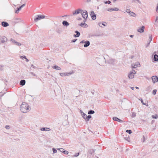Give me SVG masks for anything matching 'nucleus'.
<instances>
[{
    "instance_id": "40",
    "label": "nucleus",
    "mask_w": 158,
    "mask_h": 158,
    "mask_svg": "<svg viewBox=\"0 0 158 158\" xmlns=\"http://www.w3.org/2000/svg\"><path fill=\"white\" fill-rule=\"evenodd\" d=\"M126 11L127 13H128V14H129V13L131 11H130V9H127L126 10Z\"/></svg>"
},
{
    "instance_id": "44",
    "label": "nucleus",
    "mask_w": 158,
    "mask_h": 158,
    "mask_svg": "<svg viewBox=\"0 0 158 158\" xmlns=\"http://www.w3.org/2000/svg\"><path fill=\"white\" fill-rule=\"evenodd\" d=\"M139 100L141 101V103H142L143 104H144V103H143V101L142 99H139Z\"/></svg>"
},
{
    "instance_id": "19",
    "label": "nucleus",
    "mask_w": 158,
    "mask_h": 158,
    "mask_svg": "<svg viewBox=\"0 0 158 158\" xmlns=\"http://www.w3.org/2000/svg\"><path fill=\"white\" fill-rule=\"evenodd\" d=\"M90 44V43L89 41H87L85 43V44L84 45V47L85 48L89 46Z\"/></svg>"
},
{
    "instance_id": "29",
    "label": "nucleus",
    "mask_w": 158,
    "mask_h": 158,
    "mask_svg": "<svg viewBox=\"0 0 158 158\" xmlns=\"http://www.w3.org/2000/svg\"><path fill=\"white\" fill-rule=\"evenodd\" d=\"M22 8L20 6L19 8H17V10H16L15 12L17 14H18L19 13V12L20 10Z\"/></svg>"
},
{
    "instance_id": "16",
    "label": "nucleus",
    "mask_w": 158,
    "mask_h": 158,
    "mask_svg": "<svg viewBox=\"0 0 158 158\" xmlns=\"http://www.w3.org/2000/svg\"><path fill=\"white\" fill-rule=\"evenodd\" d=\"M106 23L105 22H103V23H101L100 22L99 23H98V25L99 26L101 27H103L102 26H103L104 27H105L106 26Z\"/></svg>"
},
{
    "instance_id": "15",
    "label": "nucleus",
    "mask_w": 158,
    "mask_h": 158,
    "mask_svg": "<svg viewBox=\"0 0 158 158\" xmlns=\"http://www.w3.org/2000/svg\"><path fill=\"white\" fill-rule=\"evenodd\" d=\"M2 25L4 27H7L9 26V24L6 22L3 21L2 22Z\"/></svg>"
},
{
    "instance_id": "8",
    "label": "nucleus",
    "mask_w": 158,
    "mask_h": 158,
    "mask_svg": "<svg viewBox=\"0 0 158 158\" xmlns=\"http://www.w3.org/2000/svg\"><path fill=\"white\" fill-rule=\"evenodd\" d=\"M0 40L1 42L3 43H5L7 41V38L5 36L1 37Z\"/></svg>"
},
{
    "instance_id": "50",
    "label": "nucleus",
    "mask_w": 158,
    "mask_h": 158,
    "mask_svg": "<svg viewBox=\"0 0 158 158\" xmlns=\"http://www.w3.org/2000/svg\"><path fill=\"white\" fill-rule=\"evenodd\" d=\"M91 0H86V2L87 3L90 2H91Z\"/></svg>"
},
{
    "instance_id": "49",
    "label": "nucleus",
    "mask_w": 158,
    "mask_h": 158,
    "mask_svg": "<svg viewBox=\"0 0 158 158\" xmlns=\"http://www.w3.org/2000/svg\"><path fill=\"white\" fill-rule=\"evenodd\" d=\"M25 6V4H23L20 7L22 8L23 7H24Z\"/></svg>"
},
{
    "instance_id": "34",
    "label": "nucleus",
    "mask_w": 158,
    "mask_h": 158,
    "mask_svg": "<svg viewBox=\"0 0 158 158\" xmlns=\"http://www.w3.org/2000/svg\"><path fill=\"white\" fill-rule=\"evenodd\" d=\"M126 132L127 133H129V134H131L132 133V131L130 130H127L126 131Z\"/></svg>"
},
{
    "instance_id": "60",
    "label": "nucleus",
    "mask_w": 158,
    "mask_h": 158,
    "mask_svg": "<svg viewBox=\"0 0 158 158\" xmlns=\"http://www.w3.org/2000/svg\"><path fill=\"white\" fill-rule=\"evenodd\" d=\"M125 139L126 140L128 141V138H125Z\"/></svg>"
},
{
    "instance_id": "54",
    "label": "nucleus",
    "mask_w": 158,
    "mask_h": 158,
    "mask_svg": "<svg viewBox=\"0 0 158 158\" xmlns=\"http://www.w3.org/2000/svg\"><path fill=\"white\" fill-rule=\"evenodd\" d=\"M158 20V16H157L156 17V21Z\"/></svg>"
},
{
    "instance_id": "21",
    "label": "nucleus",
    "mask_w": 158,
    "mask_h": 158,
    "mask_svg": "<svg viewBox=\"0 0 158 158\" xmlns=\"http://www.w3.org/2000/svg\"><path fill=\"white\" fill-rule=\"evenodd\" d=\"M50 130V129L47 127H43L41 129V130L42 131H48Z\"/></svg>"
},
{
    "instance_id": "43",
    "label": "nucleus",
    "mask_w": 158,
    "mask_h": 158,
    "mask_svg": "<svg viewBox=\"0 0 158 158\" xmlns=\"http://www.w3.org/2000/svg\"><path fill=\"white\" fill-rule=\"evenodd\" d=\"M156 11L158 13V3L157 4L156 8Z\"/></svg>"
},
{
    "instance_id": "11",
    "label": "nucleus",
    "mask_w": 158,
    "mask_h": 158,
    "mask_svg": "<svg viewBox=\"0 0 158 158\" xmlns=\"http://www.w3.org/2000/svg\"><path fill=\"white\" fill-rule=\"evenodd\" d=\"M57 149L60 150V151L65 154H67L69 153V152L66 150H64V149L62 148H57Z\"/></svg>"
},
{
    "instance_id": "5",
    "label": "nucleus",
    "mask_w": 158,
    "mask_h": 158,
    "mask_svg": "<svg viewBox=\"0 0 158 158\" xmlns=\"http://www.w3.org/2000/svg\"><path fill=\"white\" fill-rule=\"evenodd\" d=\"M73 72H70L69 73H60V75L62 76H68L71 74H73Z\"/></svg>"
},
{
    "instance_id": "14",
    "label": "nucleus",
    "mask_w": 158,
    "mask_h": 158,
    "mask_svg": "<svg viewBox=\"0 0 158 158\" xmlns=\"http://www.w3.org/2000/svg\"><path fill=\"white\" fill-rule=\"evenodd\" d=\"M113 119L115 121H117L119 122L120 123H123V120L119 119V118H118L116 117H113Z\"/></svg>"
},
{
    "instance_id": "37",
    "label": "nucleus",
    "mask_w": 158,
    "mask_h": 158,
    "mask_svg": "<svg viewBox=\"0 0 158 158\" xmlns=\"http://www.w3.org/2000/svg\"><path fill=\"white\" fill-rule=\"evenodd\" d=\"M104 3L106 4L107 3L108 4H110L111 3V2L110 1H108L104 2Z\"/></svg>"
},
{
    "instance_id": "53",
    "label": "nucleus",
    "mask_w": 158,
    "mask_h": 158,
    "mask_svg": "<svg viewBox=\"0 0 158 158\" xmlns=\"http://www.w3.org/2000/svg\"><path fill=\"white\" fill-rule=\"evenodd\" d=\"M21 58H23L25 59H27L25 56H21Z\"/></svg>"
},
{
    "instance_id": "2",
    "label": "nucleus",
    "mask_w": 158,
    "mask_h": 158,
    "mask_svg": "<svg viewBox=\"0 0 158 158\" xmlns=\"http://www.w3.org/2000/svg\"><path fill=\"white\" fill-rule=\"evenodd\" d=\"M45 18V16L43 15H38L34 18V21L35 22H37L38 20L43 19Z\"/></svg>"
},
{
    "instance_id": "48",
    "label": "nucleus",
    "mask_w": 158,
    "mask_h": 158,
    "mask_svg": "<svg viewBox=\"0 0 158 158\" xmlns=\"http://www.w3.org/2000/svg\"><path fill=\"white\" fill-rule=\"evenodd\" d=\"M31 67L34 69H35L36 68V67L34 66L33 64H31Z\"/></svg>"
},
{
    "instance_id": "1",
    "label": "nucleus",
    "mask_w": 158,
    "mask_h": 158,
    "mask_svg": "<svg viewBox=\"0 0 158 158\" xmlns=\"http://www.w3.org/2000/svg\"><path fill=\"white\" fill-rule=\"evenodd\" d=\"M20 110L23 113H27L30 111V108L28 104L25 102H23L20 107Z\"/></svg>"
},
{
    "instance_id": "45",
    "label": "nucleus",
    "mask_w": 158,
    "mask_h": 158,
    "mask_svg": "<svg viewBox=\"0 0 158 158\" xmlns=\"http://www.w3.org/2000/svg\"><path fill=\"white\" fill-rule=\"evenodd\" d=\"M86 41H85V40H82V41H81V42H80V43H82V44H84V43H85L86 42Z\"/></svg>"
},
{
    "instance_id": "32",
    "label": "nucleus",
    "mask_w": 158,
    "mask_h": 158,
    "mask_svg": "<svg viewBox=\"0 0 158 158\" xmlns=\"http://www.w3.org/2000/svg\"><path fill=\"white\" fill-rule=\"evenodd\" d=\"M136 113L135 112H132L131 115V117L133 118L135 117L136 116Z\"/></svg>"
},
{
    "instance_id": "63",
    "label": "nucleus",
    "mask_w": 158,
    "mask_h": 158,
    "mask_svg": "<svg viewBox=\"0 0 158 158\" xmlns=\"http://www.w3.org/2000/svg\"><path fill=\"white\" fill-rule=\"evenodd\" d=\"M82 112L81 110H80V112L81 113V112Z\"/></svg>"
},
{
    "instance_id": "9",
    "label": "nucleus",
    "mask_w": 158,
    "mask_h": 158,
    "mask_svg": "<svg viewBox=\"0 0 158 158\" xmlns=\"http://www.w3.org/2000/svg\"><path fill=\"white\" fill-rule=\"evenodd\" d=\"M152 82L154 83L158 82V78L156 76H153L152 77Z\"/></svg>"
},
{
    "instance_id": "3",
    "label": "nucleus",
    "mask_w": 158,
    "mask_h": 158,
    "mask_svg": "<svg viewBox=\"0 0 158 158\" xmlns=\"http://www.w3.org/2000/svg\"><path fill=\"white\" fill-rule=\"evenodd\" d=\"M81 15L83 18L84 19V20L83 21V22L85 23L86 21V19L88 17V14L86 11H85V12H81Z\"/></svg>"
},
{
    "instance_id": "56",
    "label": "nucleus",
    "mask_w": 158,
    "mask_h": 158,
    "mask_svg": "<svg viewBox=\"0 0 158 158\" xmlns=\"http://www.w3.org/2000/svg\"><path fill=\"white\" fill-rule=\"evenodd\" d=\"M130 36L131 38H132V37H134V35H130Z\"/></svg>"
},
{
    "instance_id": "62",
    "label": "nucleus",
    "mask_w": 158,
    "mask_h": 158,
    "mask_svg": "<svg viewBox=\"0 0 158 158\" xmlns=\"http://www.w3.org/2000/svg\"><path fill=\"white\" fill-rule=\"evenodd\" d=\"M135 88H136V89H139V88L138 87H137V86H136V87H135Z\"/></svg>"
},
{
    "instance_id": "59",
    "label": "nucleus",
    "mask_w": 158,
    "mask_h": 158,
    "mask_svg": "<svg viewBox=\"0 0 158 158\" xmlns=\"http://www.w3.org/2000/svg\"><path fill=\"white\" fill-rule=\"evenodd\" d=\"M144 105H145L146 106H148V104L144 103Z\"/></svg>"
},
{
    "instance_id": "13",
    "label": "nucleus",
    "mask_w": 158,
    "mask_h": 158,
    "mask_svg": "<svg viewBox=\"0 0 158 158\" xmlns=\"http://www.w3.org/2000/svg\"><path fill=\"white\" fill-rule=\"evenodd\" d=\"M144 27L142 26L141 27L137 29V31L141 33H143L144 32Z\"/></svg>"
},
{
    "instance_id": "30",
    "label": "nucleus",
    "mask_w": 158,
    "mask_h": 158,
    "mask_svg": "<svg viewBox=\"0 0 158 158\" xmlns=\"http://www.w3.org/2000/svg\"><path fill=\"white\" fill-rule=\"evenodd\" d=\"M152 118L155 119H157L158 117V115L157 114H155L154 115H152Z\"/></svg>"
},
{
    "instance_id": "33",
    "label": "nucleus",
    "mask_w": 158,
    "mask_h": 158,
    "mask_svg": "<svg viewBox=\"0 0 158 158\" xmlns=\"http://www.w3.org/2000/svg\"><path fill=\"white\" fill-rule=\"evenodd\" d=\"M15 19L16 20H17V21H16V23H18V22H20L21 21V19L20 18H16V19Z\"/></svg>"
},
{
    "instance_id": "46",
    "label": "nucleus",
    "mask_w": 158,
    "mask_h": 158,
    "mask_svg": "<svg viewBox=\"0 0 158 158\" xmlns=\"http://www.w3.org/2000/svg\"><path fill=\"white\" fill-rule=\"evenodd\" d=\"M134 1H136L138 2L139 3L141 4V2L139 0H135Z\"/></svg>"
},
{
    "instance_id": "17",
    "label": "nucleus",
    "mask_w": 158,
    "mask_h": 158,
    "mask_svg": "<svg viewBox=\"0 0 158 158\" xmlns=\"http://www.w3.org/2000/svg\"><path fill=\"white\" fill-rule=\"evenodd\" d=\"M62 24L64 26L66 27H67L69 25V23L66 21H63Z\"/></svg>"
},
{
    "instance_id": "23",
    "label": "nucleus",
    "mask_w": 158,
    "mask_h": 158,
    "mask_svg": "<svg viewBox=\"0 0 158 158\" xmlns=\"http://www.w3.org/2000/svg\"><path fill=\"white\" fill-rule=\"evenodd\" d=\"M75 32L76 33V35H74V36L76 37H77L79 36L80 34V32L78 31H76Z\"/></svg>"
},
{
    "instance_id": "18",
    "label": "nucleus",
    "mask_w": 158,
    "mask_h": 158,
    "mask_svg": "<svg viewBox=\"0 0 158 158\" xmlns=\"http://www.w3.org/2000/svg\"><path fill=\"white\" fill-rule=\"evenodd\" d=\"M26 83V81L24 80H22L20 82V85H21L23 86Z\"/></svg>"
},
{
    "instance_id": "6",
    "label": "nucleus",
    "mask_w": 158,
    "mask_h": 158,
    "mask_svg": "<svg viewBox=\"0 0 158 158\" xmlns=\"http://www.w3.org/2000/svg\"><path fill=\"white\" fill-rule=\"evenodd\" d=\"M83 11V10L80 9H79L76 10L74 12H73V15H76L77 14H79L80 13H81Z\"/></svg>"
},
{
    "instance_id": "42",
    "label": "nucleus",
    "mask_w": 158,
    "mask_h": 158,
    "mask_svg": "<svg viewBox=\"0 0 158 158\" xmlns=\"http://www.w3.org/2000/svg\"><path fill=\"white\" fill-rule=\"evenodd\" d=\"M5 128L7 129H8L10 128V127L9 126L6 125L5 127Z\"/></svg>"
},
{
    "instance_id": "41",
    "label": "nucleus",
    "mask_w": 158,
    "mask_h": 158,
    "mask_svg": "<svg viewBox=\"0 0 158 158\" xmlns=\"http://www.w3.org/2000/svg\"><path fill=\"white\" fill-rule=\"evenodd\" d=\"M157 90L156 89H154L153 91V94L155 95L156 94Z\"/></svg>"
},
{
    "instance_id": "52",
    "label": "nucleus",
    "mask_w": 158,
    "mask_h": 158,
    "mask_svg": "<svg viewBox=\"0 0 158 158\" xmlns=\"http://www.w3.org/2000/svg\"><path fill=\"white\" fill-rule=\"evenodd\" d=\"M150 43V42H148V44H147V46H146V47H148L149 46Z\"/></svg>"
},
{
    "instance_id": "22",
    "label": "nucleus",
    "mask_w": 158,
    "mask_h": 158,
    "mask_svg": "<svg viewBox=\"0 0 158 158\" xmlns=\"http://www.w3.org/2000/svg\"><path fill=\"white\" fill-rule=\"evenodd\" d=\"M52 68L54 69L58 70H60L61 69L60 67L56 65H55L54 66H52Z\"/></svg>"
},
{
    "instance_id": "26",
    "label": "nucleus",
    "mask_w": 158,
    "mask_h": 158,
    "mask_svg": "<svg viewBox=\"0 0 158 158\" xmlns=\"http://www.w3.org/2000/svg\"><path fill=\"white\" fill-rule=\"evenodd\" d=\"M81 114L83 118L85 120L87 115L83 112H81Z\"/></svg>"
},
{
    "instance_id": "55",
    "label": "nucleus",
    "mask_w": 158,
    "mask_h": 158,
    "mask_svg": "<svg viewBox=\"0 0 158 158\" xmlns=\"http://www.w3.org/2000/svg\"><path fill=\"white\" fill-rule=\"evenodd\" d=\"M76 40H73L72 41L73 42H76Z\"/></svg>"
},
{
    "instance_id": "20",
    "label": "nucleus",
    "mask_w": 158,
    "mask_h": 158,
    "mask_svg": "<svg viewBox=\"0 0 158 158\" xmlns=\"http://www.w3.org/2000/svg\"><path fill=\"white\" fill-rule=\"evenodd\" d=\"M80 26H81L83 27H88V25L87 24L85 23H81L79 25Z\"/></svg>"
},
{
    "instance_id": "57",
    "label": "nucleus",
    "mask_w": 158,
    "mask_h": 158,
    "mask_svg": "<svg viewBox=\"0 0 158 158\" xmlns=\"http://www.w3.org/2000/svg\"><path fill=\"white\" fill-rule=\"evenodd\" d=\"M81 19H81V18H78L77 19V20H81Z\"/></svg>"
},
{
    "instance_id": "27",
    "label": "nucleus",
    "mask_w": 158,
    "mask_h": 158,
    "mask_svg": "<svg viewBox=\"0 0 158 158\" xmlns=\"http://www.w3.org/2000/svg\"><path fill=\"white\" fill-rule=\"evenodd\" d=\"M95 112L94 110H90L88 112V114H91L94 113Z\"/></svg>"
},
{
    "instance_id": "64",
    "label": "nucleus",
    "mask_w": 158,
    "mask_h": 158,
    "mask_svg": "<svg viewBox=\"0 0 158 158\" xmlns=\"http://www.w3.org/2000/svg\"><path fill=\"white\" fill-rule=\"evenodd\" d=\"M105 60V58H103V60Z\"/></svg>"
},
{
    "instance_id": "24",
    "label": "nucleus",
    "mask_w": 158,
    "mask_h": 158,
    "mask_svg": "<svg viewBox=\"0 0 158 158\" xmlns=\"http://www.w3.org/2000/svg\"><path fill=\"white\" fill-rule=\"evenodd\" d=\"M153 60L155 61H158V55L155 54L154 56Z\"/></svg>"
},
{
    "instance_id": "35",
    "label": "nucleus",
    "mask_w": 158,
    "mask_h": 158,
    "mask_svg": "<svg viewBox=\"0 0 158 158\" xmlns=\"http://www.w3.org/2000/svg\"><path fill=\"white\" fill-rule=\"evenodd\" d=\"M119 9L116 7L113 8V11H118V10Z\"/></svg>"
},
{
    "instance_id": "7",
    "label": "nucleus",
    "mask_w": 158,
    "mask_h": 158,
    "mask_svg": "<svg viewBox=\"0 0 158 158\" xmlns=\"http://www.w3.org/2000/svg\"><path fill=\"white\" fill-rule=\"evenodd\" d=\"M10 40L14 45H18L19 46H21L22 45L21 43L17 42L15 40L13 39H11Z\"/></svg>"
},
{
    "instance_id": "28",
    "label": "nucleus",
    "mask_w": 158,
    "mask_h": 158,
    "mask_svg": "<svg viewBox=\"0 0 158 158\" xmlns=\"http://www.w3.org/2000/svg\"><path fill=\"white\" fill-rule=\"evenodd\" d=\"M91 118V115H89L88 116H87L86 117V119H85V120L86 121H88L90 118Z\"/></svg>"
},
{
    "instance_id": "25",
    "label": "nucleus",
    "mask_w": 158,
    "mask_h": 158,
    "mask_svg": "<svg viewBox=\"0 0 158 158\" xmlns=\"http://www.w3.org/2000/svg\"><path fill=\"white\" fill-rule=\"evenodd\" d=\"M129 14L130 16H131L135 17L136 15L134 13L131 11Z\"/></svg>"
},
{
    "instance_id": "61",
    "label": "nucleus",
    "mask_w": 158,
    "mask_h": 158,
    "mask_svg": "<svg viewBox=\"0 0 158 158\" xmlns=\"http://www.w3.org/2000/svg\"><path fill=\"white\" fill-rule=\"evenodd\" d=\"M131 89L132 90H133L134 89V87H131Z\"/></svg>"
},
{
    "instance_id": "39",
    "label": "nucleus",
    "mask_w": 158,
    "mask_h": 158,
    "mask_svg": "<svg viewBox=\"0 0 158 158\" xmlns=\"http://www.w3.org/2000/svg\"><path fill=\"white\" fill-rule=\"evenodd\" d=\"M52 151H53V152L54 153L57 152L56 150L54 148H52Z\"/></svg>"
},
{
    "instance_id": "12",
    "label": "nucleus",
    "mask_w": 158,
    "mask_h": 158,
    "mask_svg": "<svg viewBox=\"0 0 158 158\" xmlns=\"http://www.w3.org/2000/svg\"><path fill=\"white\" fill-rule=\"evenodd\" d=\"M140 64L139 62H137L135 64H131V67L132 68H135L138 67L139 65H140Z\"/></svg>"
},
{
    "instance_id": "47",
    "label": "nucleus",
    "mask_w": 158,
    "mask_h": 158,
    "mask_svg": "<svg viewBox=\"0 0 158 158\" xmlns=\"http://www.w3.org/2000/svg\"><path fill=\"white\" fill-rule=\"evenodd\" d=\"M79 152L77 153H76V155H75L74 156H78L79 155Z\"/></svg>"
},
{
    "instance_id": "38",
    "label": "nucleus",
    "mask_w": 158,
    "mask_h": 158,
    "mask_svg": "<svg viewBox=\"0 0 158 158\" xmlns=\"http://www.w3.org/2000/svg\"><path fill=\"white\" fill-rule=\"evenodd\" d=\"M107 10L108 11H113V8H108Z\"/></svg>"
},
{
    "instance_id": "51",
    "label": "nucleus",
    "mask_w": 158,
    "mask_h": 158,
    "mask_svg": "<svg viewBox=\"0 0 158 158\" xmlns=\"http://www.w3.org/2000/svg\"><path fill=\"white\" fill-rule=\"evenodd\" d=\"M31 73V74L32 75H33V76H35L36 75H35V73H32V72H31V73Z\"/></svg>"
},
{
    "instance_id": "36",
    "label": "nucleus",
    "mask_w": 158,
    "mask_h": 158,
    "mask_svg": "<svg viewBox=\"0 0 158 158\" xmlns=\"http://www.w3.org/2000/svg\"><path fill=\"white\" fill-rule=\"evenodd\" d=\"M149 40L150 42L151 41H152V35H150L149 37Z\"/></svg>"
},
{
    "instance_id": "4",
    "label": "nucleus",
    "mask_w": 158,
    "mask_h": 158,
    "mask_svg": "<svg viewBox=\"0 0 158 158\" xmlns=\"http://www.w3.org/2000/svg\"><path fill=\"white\" fill-rule=\"evenodd\" d=\"M136 73V72L135 70H132V71L130 72L128 75V77L130 79H133L134 77V75Z\"/></svg>"
},
{
    "instance_id": "10",
    "label": "nucleus",
    "mask_w": 158,
    "mask_h": 158,
    "mask_svg": "<svg viewBox=\"0 0 158 158\" xmlns=\"http://www.w3.org/2000/svg\"><path fill=\"white\" fill-rule=\"evenodd\" d=\"M90 15L93 20H94L96 19V15L93 11H92L91 12Z\"/></svg>"
},
{
    "instance_id": "58",
    "label": "nucleus",
    "mask_w": 158,
    "mask_h": 158,
    "mask_svg": "<svg viewBox=\"0 0 158 158\" xmlns=\"http://www.w3.org/2000/svg\"><path fill=\"white\" fill-rule=\"evenodd\" d=\"M26 59V61L27 62H28L29 61V60L27 59V58Z\"/></svg>"
},
{
    "instance_id": "31",
    "label": "nucleus",
    "mask_w": 158,
    "mask_h": 158,
    "mask_svg": "<svg viewBox=\"0 0 158 158\" xmlns=\"http://www.w3.org/2000/svg\"><path fill=\"white\" fill-rule=\"evenodd\" d=\"M142 141L143 143L145 141L146 139L145 136L144 135L143 136V138L142 139Z\"/></svg>"
}]
</instances>
